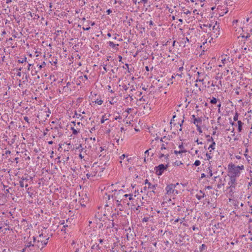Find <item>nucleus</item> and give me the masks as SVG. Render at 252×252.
<instances>
[{
    "label": "nucleus",
    "instance_id": "1",
    "mask_svg": "<svg viewBox=\"0 0 252 252\" xmlns=\"http://www.w3.org/2000/svg\"><path fill=\"white\" fill-rule=\"evenodd\" d=\"M179 185V183L176 184H170L167 185L165 188L166 191V194L171 195V196H174L178 193V191L175 189L176 186Z\"/></svg>",
    "mask_w": 252,
    "mask_h": 252
},
{
    "label": "nucleus",
    "instance_id": "2",
    "mask_svg": "<svg viewBox=\"0 0 252 252\" xmlns=\"http://www.w3.org/2000/svg\"><path fill=\"white\" fill-rule=\"evenodd\" d=\"M228 176L236 177L239 176L240 174V170L236 168V166L232 163L228 165Z\"/></svg>",
    "mask_w": 252,
    "mask_h": 252
},
{
    "label": "nucleus",
    "instance_id": "3",
    "mask_svg": "<svg viewBox=\"0 0 252 252\" xmlns=\"http://www.w3.org/2000/svg\"><path fill=\"white\" fill-rule=\"evenodd\" d=\"M125 193V191L123 189H120L119 190H115L114 193L112 195V198L113 199H115L116 202H121L123 200V198H122V195Z\"/></svg>",
    "mask_w": 252,
    "mask_h": 252
},
{
    "label": "nucleus",
    "instance_id": "4",
    "mask_svg": "<svg viewBox=\"0 0 252 252\" xmlns=\"http://www.w3.org/2000/svg\"><path fill=\"white\" fill-rule=\"evenodd\" d=\"M169 166V162H167V164L166 165H164L163 164H159V165L156 166L155 167V170L156 171V173L159 176L161 175L164 171L167 169V168Z\"/></svg>",
    "mask_w": 252,
    "mask_h": 252
},
{
    "label": "nucleus",
    "instance_id": "5",
    "mask_svg": "<svg viewBox=\"0 0 252 252\" xmlns=\"http://www.w3.org/2000/svg\"><path fill=\"white\" fill-rule=\"evenodd\" d=\"M24 247L28 250L29 249L30 251H33L35 250H37L39 249V246L38 245H34V243H33V241H27L25 242V244Z\"/></svg>",
    "mask_w": 252,
    "mask_h": 252
},
{
    "label": "nucleus",
    "instance_id": "6",
    "mask_svg": "<svg viewBox=\"0 0 252 252\" xmlns=\"http://www.w3.org/2000/svg\"><path fill=\"white\" fill-rule=\"evenodd\" d=\"M220 34V30L219 25L217 24V22L215 25L212 28V33H211L212 38H217Z\"/></svg>",
    "mask_w": 252,
    "mask_h": 252
},
{
    "label": "nucleus",
    "instance_id": "7",
    "mask_svg": "<svg viewBox=\"0 0 252 252\" xmlns=\"http://www.w3.org/2000/svg\"><path fill=\"white\" fill-rule=\"evenodd\" d=\"M192 123L196 126L200 125L202 123V119L201 118H196L194 115H192L191 117Z\"/></svg>",
    "mask_w": 252,
    "mask_h": 252
},
{
    "label": "nucleus",
    "instance_id": "8",
    "mask_svg": "<svg viewBox=\"0 0 252 252\" xmlns=\"http://www.w3.org/2000/svg\"><path fill=\"white\" fill-rule=\"evenodd\" d=\"M230 177V181L228 184L230 186V188H235L237 184L236 178L233 176H229Z\"/></svg>",
    "mask_w": 252,
    "mask_h": 252
},
{
    "label": "nucleus",
    "instance_id": "9",
    "mask_svg": "<svg viewBox=\"0 0 252 252\" xmlns=\"http://www.w3.org/2000/svg\"><path fill=\"white\" fill-rule=\"evenodd\" d=\"M250 44L249 45H247L246 47H244V48H242V53L244 54H247L248 53V51H252V41H251L250 42Z\"/></svg>",
    "mask_w": 252,
    "mask_h": 252
},
{
    "label": "nucleus",
    "instance_id": "10",
    "mask_svg": "<svg viewBox=\"0 0 252 252\" xmlns=\"http://www.w3.org/2000/svg\"><path fill=\"white\" fill-rule=\"evenodd\" d=\"M28 180H29V179L27 177H22L21 178V180L19 182V184H20V186L21 187L23 188L24 187V186L26 187V188H27L28 187V184H26L25 185L24 183V181H28Z\"/></svg>",
    "mask_w": 252,
    "mask_h": 252
},
{
    "label": "nucleus",
    "instance_id": "11",
    "mask_svg": "<svg viewBox=\"0 0 252 252\" xmlns=\"http://www.w3.org/2000/svg\"><path fill=\"white\" fill-rule=\"evenodd\" d=\"M148 184V188L153 189L152 191L155 193V191L154 189H156V188L157 187V185H152L151 184L148 182V180L147 179H146L145 180V184Z\"/></svg>",
    "mask_w": 252,
    "mask_h": 252
},
{
    "label": "nucleus",
    "instance_id": "12",
    "mask_svg": "<svg viewBox=\"0 0 252 252\" xmlns=\"http://www.w3.org/2000/svg\"><path fill=\"white\" fill-rule=\"evenodd\" d=\"M32 239L33 240V243H34V245H38L39 246V248H40V246H41V244L40 241H39V239L36 240V238L34 236L32 237Z\"/></svg>",
    "mask_w": 252,
    "mask_h": 252
},
{
    "label": "nucleus",
    "instance_id": "13",
    "mask_svg": "<svg viewBox=\"0 0 252 252\" xmlns=\"http://www.w3.org/2000/svg\"><path fill=\"white\" fill-rule=\"evenodd\" d=\"M199 194H197L196 195V197L198 199V200H200L202 198H204V196H205V193L202 191L201 190H200L199 191Z\"/></svg>",
    "mask_w": 252,
    "mask_h": 252
},
{
    "label": "nucleus",
    "instance_id": "14",
    "mask_svg": "<svg viewBox=\"0 0 252 252\" xmlns=\"http://www.w3.org/2000/svg\"><path fill=\"white\" fill-rule=\"evenodd\" d=\"M244 125V123H242L241 121H238V131L240 132L242 130V126Z\"/></svg>",
    "mask_w": 252,
    "mask_h": 252
},
{
    "label": "nucleus",
    "instance_id": "15",
    "mask_svg": "<svg viewBox=\"0 0 252 252\" xmlns=\"http://www.w3.org/2000/svg\"><path fill=\"white\" fill-rule=\"evenodd\" d=\"M183 69H184V68L183 66L179 67L178 69V71L177 72V73L175 74V75L181 77L182 75V71H183Z\"/></svg>",
    "mask_w": 252,
    "mask_h": 252
},
{
    "label": "nucleus",
    "instance_id": "16",
    "mask_svg": "<svg viewBox=\"0 0 252 252\" xmlns=\"http://www.w3.org/2000/svg\"><path fill=\"white\" fill-rule=\"evenodd\" d=\"M165 157V159H166V162H169V155H164L163 154H161L159 156V158H162V157Z\"/></svg>",
    "mask_w": 252,
    "mask_h": 252
},
{
    "label": "nucleus",
    "instance_id": "17",
    "mask_svg": "<svg viewBox=\"0 0 252 252\" xmlns=\"http://www.w3.org/2000/svg\"><path fill=\"white\" fill-rule=\"evenodd\" d=\"M48 239H49V238L46 239V240L45 241H43L42 243H41L42 248L44 247L47 244Z\"/></svg>",
    "mask_w": 252,
    "mask_h": 252
},
{
    "label": "nucleus",
    "instance_id": "18",
    "mask_svg": "<svg viewBox=\"0 0 252 252\" xmlns=\"http://www.w3.org/2000/svg\"><path fill=\"white\" fill-rule=\"evenodd\" d=\"M71 129L72 130V133L74 135H77L79 133V131L75 129L73 127H71Z\"/></svg>",
    "mask_w": 252,
    "mask_h": 252
},
{
    "label": "nucleus",
    "instance_id": "19",
    "mask_svg": "<svg viewBox=\"0 0 252 252\" xmlns=\"http://www.w3.org/2000/svg\"><path fill=\"white\" fill-rule=\"evenodd\" d=\"M216 145V143L215 142H212V144L209 146L208 147V149H211V150H214L215 149V146Z\"/></svg>",
    "mask_w": 252,
    "mask_h": 252
},
{
    "label": "nucleus",
    "instance_id": "20",
    "mask_svg": "<svg viewBox=\"0 0 252 252\" xmlns=\"http://www.w3.org/2000/svg\"><path fill=\"white\" fill-rule=\"evenodd\" d=\"M108 44H109V45L110 47H112V48H114L116 46H119V44H114V43H113V42H112V41H109V42H108Z\"/></svg>",
    "mask_w": 252,
    "mask_h": 252
},
{
    "label": "nucleus",
    "instance_id": "21",
    "mask_svg": "<svg viewBox=\"0 0 252 252\" xmlns=\"http://www.w3.org/2000/svg\"><path fill=\"white\" fill-rule=\"evenodd\" d=\"M91 249L93 250H99L100 249V247H99L98 245L94 244L92 246Z\"/></svg>",
    "mask_w": 252,
    "mask_h": 252
},
{
    "label": "nucleus",
    "instance_id": "22",
    "mask_svg": "<svg viewBox=\"0 0 252 252\" xmlns=\"http://www.w3.org/2000/svg\"><path fill=\"white\" fill-rule=\"evenodd\" d=\"M217 102V99L214 97L210 100V103L211 104H216Z\"/></svg>",
    "mask_w": 252,
    "mask_h": 252
},
{
    "label": "nucleus",
    "instance_id": "23",
    "mask_svg": "<svg viewBox=\"0 0 252 252\" xmlns=\"http://www.w3.org/2000/svg\"><path fill=\"white\" fill-rule=\"evenodd\" d=\"M238 117H239V113L238 112H236L235 114V115L233 117L234 121H237L238 119Z\"/></svg>",
    "mask_w": 252,
    "mask_h": 252
},
{
    "label": "nucleus",
    "instance_id": "24",
    "mask_svg": "<svg viewBox=\"0 0 252 252\" xmlns=\"http://www.w3.org/2000/svg\"><path fill=\"white\" fill-rule=\"evenodd\" d=\"M27 61V58L26 57H25L24 58H22V59H21L20 60H18V62L19 63H23L24 62H26Z\"/></svg>",
    "mask_w": 252,
    "mask_h": 252
},
{
    "label": "nucleus",
    "instance_id": "25",
    "mask_svg": "<svg viewBox=\"0 0 252 252\" xmlns=\"http://www.w3.org/2000/svg\"><path fill=\"white\" fill-rule=\"evenodd\" d=\"M185 152H186V150H181V151H174L175 154H176V155L180 154H181L182 153H185Z\"/></svg>",
    "mask_w": 252,
    "mask_h": 252
},
{
    "label": "nucleus",
    "instance_id": "26",
    "mask_svg": "<svg viewBox=\"0 0 252 252\" xmlns=\"http://www.w3.org/2000/svg\"><path fill=\"white\" fill-rule=\"evenodd\" d=\"M206 137H209V138L207 140L208 142H213L214 139L212 137H210L209 135H206Z\"/></svg>",
    "mask_w": 252,
    "mask_h": 252
},
{
    "label": "nucleus",
    "instance_id": "27",
    "mask_svg": "<svg viewBox=\"0 0 252 252\" xmlns=\"http://www.w3.org/2000/svg\"><path fill=\"white\" fill-rule=\"evenodd\" d=\"M197 127V131L200 133H201L202 132V130L200 127V125H198L197 126H196Z\"/></svg>",
    "mask_w": 252,
    "mask_h": 252
},
{
    "label": "nucleus",
    "instance_id": "28",
    "mask_svg": "<svg viewBox=\"0 0 252 252\" xmlns=\"http://www.w3.org/2000/svg\"><path fill=\"white\" fill-rule=\"evenodd\" d=\"M201 162L199 160H195L194 165L195 166H199Z\"/></svg>",
    "mask_w": 252,
    "mask_h": 252
},
{
    "label": "nucleus",
    "instance_id": "29",
    "mask_svg": "<svg viewBox=\"0 0 252 252\" xmlns=\"http://www.w3.org/2000/svg\"><path fill=\"white\" fill-rule=\"evenodd\" d=\"M206 156L207 157L208 160H210L212 158V157L211 156L210 154L206 153Z\"/></svg>",
    "mask_w": 252,
    "mask_h": 252
},
{
    "label": "nucleus",
    "instance_id": "30",
    "mask_svg": "<svg viewBox=\"0 0 252 252\" xmlns=\"http://www.w3.org/2000/svg\"><path fill=\"white\" fill-rule=\"evenodd\" d=\"M105 115H103L101 119L100 123L103 124L104 123L105 121L107 120V119H104Z\"/></svg>",
    "mask_w": 252,
    "mask_h": 252
},
{
    "label": "nucleus",
    "instance_id": "31",
    "mask_svg": "<svg viewBox=\"0 0 252 252\" xmlns=\"http://www.w3.org/2000/svg\"><path fill=\"white\" fill-rule=\"evenodd\" d=\"M251 34H250V32H248V33H247L246 36H245L244 35H242V37L243 38H244V37H245V38H249L250 37H251Z\"/></svg>",
    "mask_w": 252,
    "mask_h": 252
},
{
    "label": "nucleus",
    "instance_id": "32",
    "mask_svg": "<svg viewBox=\"0 0 252 252\" xmlns=\"http://www.w3.org/2000/svg\"><path fill=\"white\" fill-rule=\"evenodd\" d=\"M236 168H237L239 170H244V166L243 165H241V166H236Z\"/></svg>",
    "mask_w": 252,
    "mask_h": 252
},
{
    "label": "nucleus",
    "instance_id": "33",
    "mask_svg": "<svg viewBox=\"0 0 252 252\" xmlns=\"http://www.w3.org/2000/svg\"><path fill=\"white\" fill-rule=\"evenodd\" d=\"M46 65V63L45 62H43L39 66V68L40 69H41L42 68L44 67Z\"/></svg>",
    "mask_w": 252,
    "mask_h": 252
},
{
    "label": "nucleus",
    "instance_id": "34",
    "mask_svg": "<svg viewBox=\"0 0 252 252\" xmlns=\"http://www.w3.org/2000/svg\"><path fill=\"white\" fill-rule=\"evenodd\" d=\"M206 247V246L205 244H202L200 248V251H202Z\"/></svg>",
    "mask_w": 252,
    "mask_h": 252
},
{
    "label": "nucleus",
    "instance_id": "35",
    "mask_svg": "<svg viewBox=\"0 0 252 252\" xmlns=\"http://www.w3.org/2000/svg\"><path fill=\"white\" fill-rule=\"evenodd\" d=\"M182 162L181 161H176L174 162V165L176 166H179L181 164H182Z\"/></svg>",
    "mask_w": 252,
    "mask_h": 252
},
{
    "label": "nucleus",
    "instance_id": "36",
    "mask_svg": "<svg viewBox=\"0 0 252 252\" xmlns=\"http://www.w3.org/2000/svg\"><path fill=\"white\" fill-rule=\"evenodd\" d=\"M132 96H133L132 95H131V94H129L126 97V98L127 99L128 97H129V98H130V101H132L133 99Z\"/></svg>",
    "mask_w": 252,
    "mask_h": 252
},
{
    "label": "nucleus",
    "instance_id": "37",
    "mask_svg": "<svg viewBox=\"0 0 252 252\" xmlns=\"http://www.w3.org/2000/svg\"><path fill=\"white\" fill-rule=\"evenodd\" d=\"M67 226H68V225H67V224H66V225H64L63 226V228L61 229V230H62V231H64L65 233H66V229H65V227H67Z\"/></svg>",
    "mask_w": 252,
    "mask_h": 252
},
{
    "label": "nucleus",
    "instance_id": "38",
    "mask_svg": "<svg viewBox=\"0 0 252 252\" xmlns=\"http://www.w3.org/2000/svg\"><path fill=\"white\" fill-rule=\"evenodd\" d=\"M96 103H97L99 105H101L103 103V101L101 100L97 99V100L96 101Z\"/></svg>",
    "mask_w": 252,
    "mask_h": 252
},
{
    "label": "nucleus",
    "instance_id": "39",
    "mask_svg": "<svg viewBox=\"0 0 252 252\" xmlns=\"http://www.w3.org/2000/svg\"><path fill=\"white\" fill-rule=\"evenodd\" d=\"M208 169H209V175L208 177H210L213 175V174L212 172V170L210 169V168L209 167Z\"/></svg>",
    "mask_w": 252,
    "mask_h": 252
},
{
    "label": "nucleus",
    "instance_id": "40",
    "mask_svg": "<svg viewBox=\"0 0 252 252\" xmlns=\"http://www.w3.org/2000/svg\"><path fill=\"white\" fill-rule=\"evenodd\" d=\"M42 234H40V235H39V238H38V239H39V241H40L41 244L42 243L43 241L42 240Z\"/></svg>",
    "mask_w": 252,
    "mask_h": 252
},
{
    "label": "nucleus",
    "instance_id": "41",
    "mask_svg": "<svg viewBox=\"0 0 252 252\" xmlns=\"http://www.w3.org/2000/svg\"><path fill=\"white\" fill-rule=\"evenodd\" d=\"M126 157V155L123 154V155H122L121 157H120V158L121 160H123V159H124ZM126 157H127V156H126Z\"/></svg>",
    "mask_w": 252,
    "mask_h": 252
},
{
    "label": "nucleus",
    "instance_id": "42",
    "mask_svg": "<svg viewBox=\"0 0 252 252\" xmlns=\"http://www.w3.org/2000/svg\"><path fill=\"white\" fill-rule=\"evenodd\" d=\"M24 120L26 121L28 123H30L29 122V118L27 116H25L24 117Z\"/></svg>",
    "mask_w": 252,
    "mask_h": 252
},
{
    "label": "nucleus",
    "instance_id": "43",
    "mask_svg": "<svg viewBox=\"0 0 252 252\" xmlns=\"http://www.w3.org/2000/svg\"><path fill=\"white\" fill-rule=\"evenodd\" d=\"M123 88L125 91H127L128 89V87L126 85L123 86Z\"/></svg>",
    "mask_w": 252,
    "mask_h": 252
},
{
    "label": "nucleus",
    "instance_id": "44",
    "mask_svg": "<svg viewBox=\"0 0 252 252\" xmlns=\"http://www.w3.org/2000/svg\"><path fill=\"white\" fill-rule=\"evenodd\" d=\"M184 13L188 15L190 14V11L189 10L186 9L185 11H184Z\"/></svg>",
    "mask_w": 252,
    "mask_h": 252
},
{
    "label": "nucleus",
    "instance_id": "45",
    "mask_svg": "<svg viewBox=\"0 0 252 252\" xmlns=\"http://www.w3.org/2000/svg\"><path fill=\"white\" fill-rule=\"evenodd\" d=\"M148 2V0H141L140 1H139L138 3H146Z\"/></svg>",
    "mask_w": 252,
    "mask_h": 252
},
{
    "label": "nucleus",
    "instance_id": "46",
    "mask_svg": "<svg viewBox=\"0 0 252 252\" xmlns=\"http://www.w3.org/2000/svg\"><path fill=\"white\" fill-rule=\"evenodd\" d=\"M203 27H209V28H210L211 27V25L210 24H203Z\"/></svg>",
    "mask_w": 252,
    "mask_h": 252
},
{
    "label": "nucleus",
    "instance_id": "47",
    "mask_svg": "<svg viewBox=\"0 0 252 252\" xmlns=\"http://www.w3.org/2000/svg\"><path fill=\"white\" fill-rule=\"evenodd\" d=\"M83 30L84 31H88L90 29V27H83Z\"/></svg>",
    "mask_w": 252,
    "mask_h": 252
},
{
    "label": "nucleus",
    "instance_id": "48",
    "mask_svg": "<svg viewBox=\"0 0 252 252\" xmlns=\"http://www.w3.org/2000/svg\"><path fill=\"white\" fill-rule=\"evenodd\" d=\"M166 149L165 145L164 144H162L161 145V150H163V149Z\"/></svg>",
    "mask_w": 252,
    "mask_h": 252
},
{
    "label": "nucleus",
    "instance_id": "49",
    "mask_svg": "<svg viewBox=\"0 0 252 252\" xmlns=\"http://www.w3.org/2000/svg\"><path fill=\"white\" fill-rule=\"evenodd\" d=\"M128 195H129V200H132L133 199L132 195L131 194H129Z\"/></svg>",
    "mask_w": 252,
    "mask_h": 252
},
{
    "label": "nucleus",
    "instance_id": "50",
    "mask_svg": "<svg viewBox=\"0 0 252 252\" xmlns=\"http://www.w3.org/2000/svg\"><path fill=\"white\" fill-rule=\"evenodd\" d=\"M175 117H176V115H174L173 116L172 119L171 120V122H170L171 124H172L173 121H174V118H175Z\"/></svg>",
    "mask_w": 252,
    "mask_h": 252
},
{
    "label": "nucleus",
    "instance_id": "51",
    "mask_svg": "<svg viewBox=\"0 0 252 252\" xmlns=\"http://www.w3.org/2000/svg\"><path fill=\"white\" fill-rule=\"evenodd\" d=\"M71 85V83H70L69 82H67V83H66V86H64V88H65L66 87H68V86H69V85Z\"/></svg>",
    "mask_w": 252,
    "mask_h": 252
},
{
    "label": "nucleus",
    "instance_id": "52",
    "mask_svg": "<svg viewBox=\"0 0 252 252\" xmlns=\"http://www.w3.org/2000/svg\"><path fill=\"white\" fill-rule=\"evenodd\" d=\"M10 153H11V152H10V151H9V150H7V151H5V154L6 155H9Z\"/></svg>",
    "mask_w": 252,
    "mask_h": 252
},
{
    "label": "nucleus",
    "instance_id": "53",
    "mask_svg": "<svg viewBox=\"0 0 252 252\" xmlns=\"http://www.w3.org/2000/svg\"><path fill=\"white\" fill-rule=\"evenodd\" d=\"M195 142L197 143V144H202V142H199L198 139H197Z\"/></svg>",
    "mask_w": 252,
    "mask_h": 252
},
{
    "label": "nucleus",
    "instance_id": "54",
    "mask_svg": "<svg viewBox=\"0 0 252 252\" xmlns=\"http://www.w3.org/2000/svg\"><path fill=\"white\" fill-rule=\"evenodd\" d=\"M221 106V103H220L218 105L217 107L219 108V112H220V107Z\"/></svg>",
    "mask_w": 252,
    "mask_h": 252
},
{
    "label": "nucleus",
    "instance_id": "55",
    "mask_svg": "<svg viewBox=\"0 0 252 252\" xmlns=\"http://www.w3.org/2000/svg\"><path fill=\"white\" fill-rule=\"evenodd\" d=\"M94 130H95V127H93L91 128V129H90V132H91V133H92V132H93V131H94Z\"/></svg>",
    "mask_w": 252,
    "mask_h": 252
},
{
    "label": "nucleus",
    "instance_id": "56",
    "mask_svg": "<svg viewBox=\"0 0 252 252\" xmlns=\"http://www.w3.org/2000/svg\"><path fill=\"white\" fill-rule=\"evenodd\" d=\"M14 161H16V163H18V158H15L14 159Z\"/></svg>",
    "mask_w": 252,
    "mask_h": 252
},
{
    "label": "nucleus",
    "instance_id": "57",
    "mask_svg": "<svg viewBox=\"0 0 252 252\" xmlns=\"http://www.w3.org/2000/svg\"><path fill=\"white\" fill-rule=\"evenodd\" d=\"M192 229H193V230H194H194H196V229H198V228H197V227H196L195 226L193 225V226H192Z\"/></svg>",
    "mask_w": 252,
    "mask_h": 252
},
{
    "label": "nucleus",
    "instance_id": "58",
    "mask_svg": "<svg viewBox=\"0 0 252 252\" xmlns=\"http://www.w3.org/2000/svg\"><path fill=\"white\" fill-rule=\"evenodd\" d=\"M9 189H10V188L9 189H6L5 190V193L6 194L8 193V192H9Z\"/></svg>",
    "mask_w": 252,
    "mask_h": 252
},
{
    "label": "nucleus",
    "instance_id": "59",
    "mask_svg": "<svg viewBox=\"0 0 252 252\" xmlns=\"http://www.w3.org/2000/svg\"><path fill=\"white\" fill-rule=\"evenodd\" d=\"M149 25L151 26H153L154 25V23L152 21H150L149 22Z\"/></svg>",
    "mask_w": 252,
    "mask_h": 252
},
{
    "label": "nucleus",
    "instance_id": "60",
    "mask_svg": "<svg viewBox=\"0 0 252 252\" xmlns=\"http://www.w3.org/2000/svg\"><path fill=\"white\" fill-rule=\"evenodd\" d=\"M206 189H212V186H208L206 187Z\"/></svg>",
    "mask_w": 252,
    "mask_h": 252
},
{
    "label": "nucleus",
    "instance_id": "61",
    "mask_svg": "<svg viewBox=\"0 0 252 252\" xmlns=\"http://www.w3.org/2000/svg\"><path fill=\"white\" fill-rule=\"evenodd\" d=\"M17 76L20 77L21 76V73L20 71H18L17 73Z\"/></svg>",
    "mask_w": 252,
    "mask_h": 252
},
{
    "label": "nucleus",
    "instance_id": "62",
    "mask_svg": "<svg viewBox=\"0 0 252 252\" xmlns=\"http://www.w3.org/2000/svg\"><path fill=\"white\" fill-rule=\"evenodd\" d=\"M139 100L141 101H145V99L143 98V97H142L141 98H140L139 99Z\"/></svg>",
    "mask_w": 252,
    "mask_h": 252
},
{
    "label": "nucleus",
    "instance_id": "63",
    "mask_svg": "<svg viewBox=\"0 0 252 252\" xmlns=\"http://www.w3.org/2000/svg\"><path fill=\"white\" fill-rule=\"evenodd\" d=\"M236 158L237 159H241V156H240L237 155V156H236Z\"/></svg>",
    "mask_w": 252,
    "mask_h": 252
},
{
    "label": "nucleus",
    "instance_id": "64",
    "mask_svg": "<svg viewBox=\"0 0 252 252\" xmlns=\"http://www.w3.org/2000/svg\"><path fill=\"white\" fill-rule=\"evenodd\" d=\"M28 250L24 247V248L23 249L22 251V252H25L26 251H27Z\"/></svg>",
    "mask_w": 252,
    "mask_h": 252
}]
</instances>
